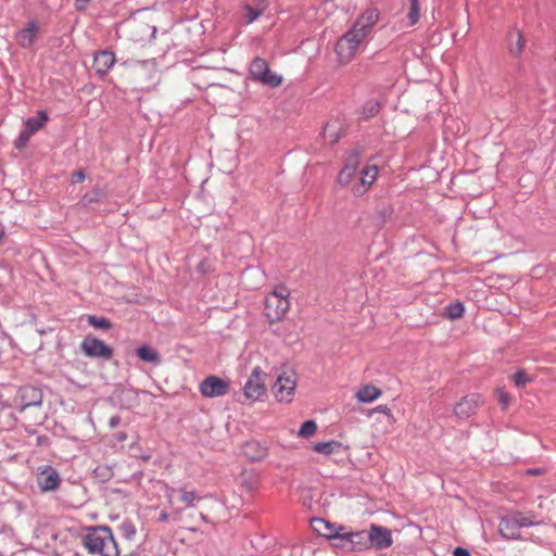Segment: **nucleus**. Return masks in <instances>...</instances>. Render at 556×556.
<instances>
[{
    "mask_svg": "<svg viewBox=\"0 0 556 556\" xmlns=\"http://www.w3.org/2000/svg\"><path fill=\"white\" fill-rule=\"evenodd\" d=\"M83 545L92 555L119 556L112 530L105 526L91 528L84 536Z\"/></svg>",
    "mask_w": 556,
    "mask_h": 556,
    "instance_id": "f257e3e1",
    "label": "nucleus"
},
{
    "mask_svg": "<svg viewBox=\"0 0 556 556\" xmlns=\"http://www.w3.org/2000/svg\"><path fill=\"white\" fill-rule=\"evenodd\" d=\"M290 290L279 285L264 300V314L269 324L281 323L290 311Z\"/></svg>",
    "mask_w": 556,
    "mask_h": 556,
    "instance_id": "f03ea898",
    "label": "nucleus"
},
{
    "mask_svg": "<svg viewBox=\"0 0 556 556\" xmlns=\"http://www.w3.org/2000/svg\"><path fill=\"white\" fill-rule=\"evenodd\" d=\"M364 40L363 34L358 35L350 28L337 41L334 51L338 61L341 64H349L356 56L359 46Z\"/></svg>",
    "mask_w": 556,
    "mask_h": 556,
    "instance_id": "7ed1b4c3",
    "label": "nucleus"
},
{
    "mask_svg": "<svg viewBox=\"0 0 556 556\" xmlns=\"http://www.w3.org/2000/svg\"><path fill=\"white\" fill-rule=\"evenodd\" d=\"M534 519L533 514L515 513L501 520L500 532L506 539L518 540L521 528L533 526Z\"/></svg>",
    "mask_w": 556,
    "mask_h": 556,
    "instance_id": "20e7f679",
    "label": "nucleus"
},
{
    "mask_svg": "<svg viewBox=\"0 0 556 556\" xmlns=\"http://www.w3.org/2000/svg\"><path fill=\"white\" fill-rule=\"evenodd\" d=\"M266 377L267 374L260 366L253 368L242 389L247 401L251 403L256 402L266 393Z\"/></svg>",
    "mask_w": 556,
    "mask_h": 556,
    "instance_id": "39448f33",
    "label": "nucleus"
},
{
    "mask_svg": "<svg viewBox=\"0 0 556 556\" xmlns=\"http://www.w3.org/2000/svg\"><path fill=\"white\" fill-rule=\"evenodd\" d=\"M249 72L254 80L273 88L280 86L282 83V77L274 73L262 58L252 60Z\"/></svg>",
    "mask_w": 556,
    "mask_h": 556,
    "instance_id": "423d86ee",
    "label": "nucleus"
},
{
    "mask_svg": "<svg viewBox=\"0 0 556 556\" xmlns=\"http://www.w3.org/2000/svg\"><path fill=\"white\" fill-rule=\"evenodd\" d=\"M296 387V375L293 371L282 372L273 386V393L278 402L290 403Z\"/></svg>",
    "mask_w": 556,
    "mask_h": 556,
    "instance_id": "0eeeda50",
    "label": "nucleus"
},
{
    "mask_svg": "<svg viewBox=\"0 0 556 556\" xmlns=\"http://www.w3.org/2000/svg\"><path fill=\"white\" fill-rule=\"evenodd\" d=\"M199 390L204 397L224 396L230 391V381L228 379L211 375L200 383Z\"/></svg>",
    "mask_w": 556,
    "mask_h": 556,
    "instance_id": "6e6552de",
    "label": "nucleus"
},
{
    "mask_svg": "<svg viewBox=\"0 0 556 556\" xmlns=\"http://www.w3.org/2000/svg\"><path fill=\"white\" fill-rule=\"evenodd\" d=\"M80 349L90 358L109 359L113 355L112 349L93 336H86L80 343Z\"/></svg>",
    "mask_w": 556,
    "mask_h": 556,
    "instance_id": "1a4fd4ad",
    "label": "nucleus"
},
{
    "mask_svg": "<svg viewBox=\"0 0 556 556\" xmlns=\"http://www.w3.org/2000/svg\"><path fill=\"white\" fill-rule=\"evenodd\" d=\"M359 164H361L359 153L355 152V151L351 152L346 156V159L344 161V165L338 173L337 180H336L337 184L342 188L350 186L356 176Z\"/></svg>",
    "mask_w": 556,
    "mask_h": 556,
    "instance_id": "9d476101",
    "label": "nucleus"
},
{
    "mask_svg": "<svg viewBox=\"0 0 556 556\" xmlns=\"http://www.w3.org/2000/svg\"><path fill=\"white\" fill-rule=\"evenodd\" d=\"M379 20L380 11L377 8H368L358 15L351 29L358 35L363 34V37L366 39Z\"/></svg>",
    "mask_w": 556,
    "mask_h": 556,
    "instance_id": "9b49d317",
    "label": "nucleus"
},
{
    "mask_svg": "<svg viewBox=\"0 0 556 556\" xmlns=\"http://www.w3.org/2000/svg\"><path fill=\"white\" fill-rule=\"evenodd\" d=\"M166 496L170 506L178 505V509L181 510L185 507L193 506V503L198 500V494L194 490H187L186 488L167 489Z\"/></svg>",
    "mask_w": 556,
    "mask_h": 556,
    "instance_id": "f8f14e48",
    "label": "nucleus"
},
{
    "mask_svg": "<svg viewBox=\"0 0 556 556\" xmlns=\"http://www.w3.org/2000/svg\"><path fill=\"white\" fill-rule=\"evenodd\" d=\"M379 174L377 165H366L359 173L358 180L352 186V192L354 195L365 194L371 185L376 181Z\"/></svg>",
    "mask_w": 556,
    "mask_h": 556,
    "instance_id": "ddd939ff",
    "label": "nucleus"
},
{
    "mask_svg": "<svg viewBox=\"0 0 556 556\" xmlns=\"http://www.w3.org/2000/svg\"><path fill=\"white\" fill-rule=\"evenodd\" d=\"M367 532L371 547L384 549L393 544L392 532L388 528L372 523Z\"/></svg>",
    "mask_w": 556,
    "mask_h": 556,
    "instance_id": "4468645a",
    "label": "nucleus"
},
{
    "mask_svg": "<svg viewBox=\"0 0 556 556\" xmlns=\"http://www.w3.org/2000/svg\"><path fill=\"white\" fill-rule=\"evenodd\" d=\"M42 402V392L40 389L33 387V386H26L22 387L17 394L14 397L15 405L21 407V410H24L25 408L29 406H36L40 405Z\"/></svg>",
    "mask_w": 556,
    "mask_h": 556,
    "instance_id": "2eb2a0df",
    "label": "nucleus"
},
{
    "mask_svg": "<svg viewBox=\"0 0 556 556\" xmlns=\"http://www.w3.org/2000/svg\"><path fill=\"white\" fill-rule=\"evenodd\" d=\"M481 404V396L479 394H469L462 397L454 406V415L458 419H468L475 415Z\"/></svg>",
    "mask_w": 556,
    "mask_h": 556,
    "instance_id": "dca6fc26",
    "label": "nucleus"
},
{
    "mask_svg": "<svg viewBox=\"0 0 556 556\" xmlns=\"http://www.w3.org/2000/svg\"><path fill=\"white\" fill-rule=\"evenodd\" d=\"M61 483L58 471L51 466H45L39 469L37 475V484L41 492L55 491Z\"/></svg>",
    "mask_w": 556,
    "mask_h": 556,
    "instance_id": "f3484780",
    "label": "nucleus"
},
{
    "mask_svg": "<svg viewBox=\"0 0 556 556\" xmlns=\"http://www.w3.org/2000/svg\"><path fill=\"white\" fill-rule=\"evenodd\" d=\"M39 31V24L36 21H29L25 27L15 34V40L20 47L24 49L30 48L35 43Z\"/></svg>",
    "mask_w": 556,
    "mask_h": 556,
    "instance_id": "a211bd4d",
    "label": "nucleus"
},
{
    "mask_svg": "<svg viewBox=\"0 0 556 556\" xmlns=\"http://www.w3.org/2000/svg\"><path fill=\"white\" fill-rule=\"evenodd\" d=\"M312 527L319 535L337 540H340L341 532L344 530V527H336L323 518L312 519Z\"/></svg>",
    "mask_w": 556,
    "mask_h": 556,
    "instance_id": "6ab92c4d",
    "label": "nucleus"
},
{
    "mask_svg": "<svg viewBox=\"0 0 556 556\" xmlns=\"http://www.w3.org/2000/svg\"><path fill=\"white\" fill-rule=\"evenodd\" d=\"M115 63V55L111 51H101L94 55L93 68L100 76H104L109 73Z\"/></svg>",
    "mask_w": 556,
    "mask_h": 556,
    "instance_id": "aec40b11",
    "label": "nucleus"
},
{
    "mask_svg": "<svg viewBox=\"0 0 556 556\" xmlns=\"http://www.w3.org/2000/svg\"><path fill=\"white\" fill-rule=\"evenodd\" d=\"M367 536L368 532L366 531L348 532L344 529L341 532L340 540L343 542V545L350 544L352 547L363 548L369 546Z\"/></svg>",
    "mask_w": 556,
    "mask_h": 556,
    "instance_id": "412c9836",
    "label": "nucleus"
},
{
    "mask_svg": "<svg viewBox=\"0 0 556 556\" xmlns=\"http://www.w3.org/2000/svg\"><path fill=\"white\" fill-rule=\"evenodd\" d=\"M243 454L251 460H263L267 454V447L257 441H250L243 445Z\"/></svg>",
    "mask_w": 556,
    "mask_h": 556,
    "instance_id": "4be33fe9",
    "label": "nucleus"
},
{
    "mask_svg": "<svg viewBox=\"0 0 556 556\" xmlns=\"http://www.w3.org/2000/svg\"><path fill=\"white\" fill-rule=\"evenodd\" d=\"M382 395V391L374 384H365L355 393L359 403H371Z\"/></svg>",
    "mask_w": 556,
    "mask_h": 556,
    "instance_id": "5701e85b",
    "label": "nucleus"
},
{
    "mask_svg": "<svg viewBox=\"0 0 556 556\" xmlns=\"http://www.w3.org/2000/svg\"><path fill=\"white\" fill-rule=\"evenodd\" d=\"M48 121V115L43 111H39L37 116L30 117L25 122L27 134L25 140H28L33 134L42 128Z\"/></svg>",
    "mask_w": 556,
    "mask_h": 556,
    "instance_id": "b1692460",
    "label": "nucleus"
},
{
    "mask_svg": "<svg viewBox=\"0 0 556 556\" xmlns=\"http://www.w3.org/2000/svg\"><path fill=\"white\" fill-rule=\"evenodd\" d=\"M136 354L138 358L142 362L151 363L154 365H159L161 363L160 353L149 345L144 344L139 346L136 351Z\"/></svg>",
    "mask_w": 556,
    "mask_h": 556,
    "instance_id": "393cba45",
    "label": "nucleus"
},
{
    "mask_svg": "<svg viewBox=\"0 0 556 556\" xmlns=\"http://www.w3.org/2000/svg\"><path fill=\"white\" fill-rule=\"evenodd\" d=\"M509 50L514 55H519L525 48L526 41L522 33L519 29H515L510 33Z\"/></svg>",
    "mask_w": 556,
    "mask_h": 556,
    "instance_id": "a878e982",
    "label": "nucleus"
},
{
    "mask_svg": "<svg viewBox=\"0 0 556 556\" xmlns=\"http://www.w3.org/2000/svg\"><path fill=\"white\" fill-rule=\"evenodd\" d=\"M342 444L339 441L320 442L314 445L313 450L319 454L330 455L341 448Z\"/></svg>",
    "mask_w": 556,
    "mask_h": 556,
    "instance_id": "bb28decb",
    "label": "nucleus"
},
{
    "mask_svg": "<svg viewBox=\"0 0 556 556\" xmlns=\"http://www.w3.org/2000/svg\"><path fill=\"white\" fill-rule=\"evenodd\" d=\"M409 26H414L420 18V4L419 0H409V11L407 14Z\"/></svg>",
    "mask_w": 556,
    "mask_h": 556,
    "instance_id": "cd10ccee",
    "label": "nucleus"
},
{
    "mask_svg": "<svg viewBox=\"0 0 556 556\" xmlns=\"http://www.w3.org/2000/svg\"><path fill=\"white\" fill-rule=\"evenodd\" d=\"M446 315L450 319H457L463 317L465 307L460 302H454L445 307Z\"/></svg>",
    "mask_w": 556,
    "mask_h": 556,
    "instance_id": "c85d7f7f",
    "label": "nucleus"
},
{
    "mask_svg": "<svg viewBox=\"0 0 556 556\" xmlns=\"http://www.w3.org/2000/svg\"><path fill=\"white\" fill-rule=\"evenodd\" d=\"M266 9V5H258L256 4V8H253L251 5H244V11H245V20L248 21V23H251L253 21H255L258 16H261L263 14V12L265 11Z\"/></svg>",
    "mask_w": 556,
    "mask_h": 556,
    "instance_id": "c756f323",
    "label": "nucleus"
},
{
    "mask_svg": "<svg viewBox=\"0 0 556 556\" xmlns=\"http://www.w3.org/2000/svg\"><path fill=\"white\" fill-rule=\"evenodd\" d=\"M87 321L90 326L103 330H109L112 326L109 319L103 317H96L93 315H89L87 317Z\"/></svg>",
    "mask_w": 556,
    "mask_h": 556,
    "instance_id": "7c9ffc66",
    "label": "nucleus"
},
{
    "mask_svg": "<svg viewBox=\"0 0 556 556\" xmlns=\"http://www.w3.org/2000/svg\"><path fill=\"white\" fill-rule=\"evenodd\" d=\"M379 111L380 104L375 100H370L365 103L362 114L364 115L365 118H370L376 116L379 113Z\"/></svg>",
    "mask_w": 556,
    "mask_h": 556,
    "instance_id": "2f4dec72",
    "label": "nucleus"
},
{
    "mask_svg": "<svg viewBox=\"0 0 556 556\" xmlns=\"http://www.w3.org/2000/svg\"><path fill=\"white\" fill-rule=\"evenodd\" d=\"M316 430V422L314 420H307L301 426L299 430V435L302 438H311L312 435L315 434Z\"/></svg>",
    "mask_w": 556,
    "mask_h": 556,
    "instance_id": "473e14b6",
    "label": "nucleus"
},
{
    "mask_svg": "<svg viewBox=\"0 0 556 556\" xmlns=\"http://www.w3.org/2000/svg\"><path fill=\"white\" fill-rule=\"evenodd\" d=\"M375 413H381V414L386 415L390 424L395 422V417L392 414L391 409L387 405H379L375 408L369 409L367 413V416L370 417Z\"/></svg>",
    "mask_w": 556,
    "mask_h": 556,
    "instance_id": "72a5a7b5",
    "label": "nucleus"
},
{
    "mask_svg": "<svg viewBox=\"0 0 556 556\" xmlns=\"http://www.w3.org/2000/svg\"><path fill=\"white\" fill-rule=\"evenodd\" d=\"M513 380L516 384V387H525L526 384L530 383L533 379L525 371V370H518L514 376Z\"/></svg>",
    "mask_w": 556,
    "mask_h": 556,
    "instance_id": "f704fd0d",
    "label": "nucleus"
},
{
    "mask_svg": "<svg viewBox=\"0 0 556 556\" xmlns=\"http://www.w3.org/2000/svg\"><path fill=\"white\" fill-rule=\"evenodd\" d=\"M495 393H496L498 402L503 406V409H506L507 406L510 404V401H511L510 394L507 393L503 388H497Z\"/></svg>",
    "mask_w": 556,
    "mask_h": 556,
    "instance_id": "c9c22d12",
    "label": "nucleus"
},
{
    "mask_svg": "<svg viewBox=\"0 0 556 556\" xmlns=\"http://www.w3.org/2000/svg\"><path fill=\"white\" fill-rule=\"evenodd\" d=\"M121 530L128 540H131L136 534V529L134 525L129 522H124L121 527Z\"/></svg>",
    "mask_w": 556,
    "mask_h": 556,
    "instance_id": "e433bc0d",
    "label": "nucleus"
},
{
    "mask_svg": "<svg viewBox=\"0 0 556 556\" xmlns=\"http://www.w3.org/2000/svg\"><path fill=\"white\" fill-rule=\"evenodd\" d=\"M324 136L326 139H328L330 142H336L338 140V136L331 131V126L327 125L324 129Z\"/></svg>",
    "mask_w": 556,
    "mask_h": 556,
    "instance_id": "4c0bfd02",
    "label": "nucleus"
},
{
    "mask_svg": "<svg viewBox=\"0 0 556 556\" xmlns=\"http://www.w3.org/2000/svg\"><path fill=\"white\" fill-rule=\"evenodd\" d=\"M26 134H27V130L23 131V132H21L18 135V137H17V139L15 141V146H16L17 149H21V147L25 146L26 142L28 141V140H25Z\"/></svg>",
    "mask_w": 556,
    "mask_h": 556,
    "instance_id": "58836bf2",
    "label": "nucleus"
},
{
    "mask_svg": "<svg viewBox=\"0 0 556 556\" xmlns=\"http://www.w3.org/2000/svg\"><path fill=\"white\" fill-rule=\"evenodd\" d=\"M454 556H471L469 551L463 547H456L453 552Z\"/></svg>",
    "mask_w": 556,
    "mask_h": 556,
    "instance_id": "ea45409f",
    "label": "nucleus"
},
{
    "mask_svg": "<svg viewBox=\"0 0 556 556\" xmlns=\"http://www.w3.org/2000/svg\"><path fill=\"white\" fill-rule=\"evenodd\" d=\"M85 178H86V176H85V173L83 170H78V172H75L73 174V179L76 182H81V181L85 180Z\"/></svg>",
    "mask_w": 556,
    "mask_h": 556,
    "instance_id": "a19ab883",
    "label": "nucleus"
},
{
    "mask_svg": "<svg viewBox=\"0 0 556 556\" xmlns=\"http://www.w3.org/2000/svg\"><path fill=\"white\" fill-rule=\"evenodd\" d=\"M121 424V417L115 415V416H112L109 420V426L111 428H116L118 425Z\"/></svg>",
    "mask_w": 556,
    "mask_h": 556,
    "instance_id": "79ce46f5",
    "label": "nucleus"
},
{
    "mask_svg": "<svg viewBox=\"0 0 556 556\" xmlns=\"http://www.w3.org/2000/svg\"><path fill=\"white\" fill-rule=\"evenodd\" d=\"M198 270H199L200 273H203V274H205V273L210 271V268H208V266H207V261H206V260L202 261V262L198 265Z\"/></svg>",
    "mask_w": 556,
    "mask_h": 556,
    "instance_id": "37998d69",
    "label": "nucleus"
},
{
    "mask_svg": "<svg viewBox=\"0 0 556 556\" xmlns=\"http://www.w3.org/2000/svg\"><path fill=\"white\" fill-rule=\"evenodd\" d=\"M116 439H117L118 441H121V442L126 441V440H127V434H126L125 432H118V433L116 434Z\"/></svg>",
    "mask_w": 556,
    "mask_h": 556,
    "instance_id": "c03bdc74",
    "label": "nucleus"
},
{
    "mask_svg": "<svg viewBox=\"0 0 556 556\" xmlns=\"http://www.w3.org/2000/svg\"><path fill=\"white\" fill-rule=\"evenodd\" d=\"M168 519V514L166 511H163L161 515H160V520L161 521H166Z\"/></svg>",
    "mask_w": 556,
    "mask_h": 556,
    "instance_id": "a18cd8bd",
    "label": "nucleus"
},
{
    "mask_svg": "<svg viewBox=\"0 0 556 556\" xmlns=\"http://www.w3.org/2000/svg\"><path fill=\"white\" fill-rule=\"evenodd\" d=\"M256 2V4H258L260 7L261 5H266L267 7V1L266 0H254Z\"/></svg>",
    "mask_w": 556,
    "mask_h": 556,
    "instance_id": "49530a36",
    "label": "nucleus"
},
{
    "mask_svg": "<svg viewBox=\"0 0 556 556\" xmlns=\"http://www.w3.org/2000/svg\"><path fill=\"white\" fill-rule=\"evenodd\" d=\"M78 2H81V3H87L89 2V0H77Z\"/></svg>",
    "mask_w": 556,
    "mask_h": 556,
    "instance_id": "de8ad7c7",
    "label": "nucleus"
},
{
    "mask_svg": "<svg viewBox=\"0 0 556 556\" xmlns=\"http://www.w3.org/2000/svg\"><path fill=\"white\" fill-rule=\"evenodd\" d=\"M247 488H248L249 490H251V489H252V486L250 485V482H247Z\"/></svg>",
    "mask_w": 556,
    "mask_h": 556,
    "instance_id": "09e8293b",
    "label": "nucleus"
},
{
    "mask_svg": "<svg viewBox=\"0 0 556 556\" xmlns=\"http://www.w3.org/2000/svg\"><path fill=\"white\" fill-rule=\"evenodd\" d=\"M247 488H248L249 490H251V489H252V486L250 485V482H247Z\"/></svg>",
    "mask_w": 556,
    "mask_h": 556,
    "instance_id": "8fccbe9b",
    "label": "nucleus"
},
{
    "mask_svg": "<svg viewBox=\"0 0 556 556\" xmlns=\"http://www.w3.org/2000/svg\"><path fill=\"white\" fill-rule=\"evenodd\" d=\"M2 236H3V232L0 230V239L2 238Z\"/></svg>",
    "mask_w": 556,
    "mask_h": 556,
    "instance_id": "3c124183",
    "label": "nucleus"
}]
</instances>
